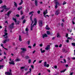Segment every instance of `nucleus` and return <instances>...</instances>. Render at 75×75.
Wrapping results in <instances>:
<instances>
[{
  "mask_svg": "<svg viewBox=\"0 0 75 75\" xmlns=\"http://www.w3.org/2000/svg\"><path fill=\"white\" fill-rule=\"evenodd\" d=\"M4 34L5 35L3 36V37H5L4 38H5V39L3 43H4V44H5V43H6V42H7V41H9L10 40L9 38H8V36H6V35H7V34H8V33H7V32H5L4 33Z\"/></svg>",
  "mask_w": 75,
  "mask_h": 75,
  "instance_id": "nucleus-1",
  "label": "nucleus"
},
{
  "mask_svg": "<svg viewBox=\"0 0 75 75\" xmlns=\"http://www.w3.org/2000/svg\"><path fill=\"white\" fill-rule=\"evenodd\" d=\"M2 8H4V9H3L2 10L0 11V12L1 13H2V12H3L4 11V10H5V11H7V10H8L9 9V8H6L7 6L6 5H4L3 6H2Z\"/></svg>",
  "mask_w": 75,
  "mask_h": 75,
  "instance_id": "nucleus-2",
  "label": "nucleus"
},
{
  "mask_svg": "<svg viewBox=\"0 0 75 75\" xmlns=\"http://www.w3.org/2000/svg\"><path fill=\"white\" fill-rule=\"evenodd\" d=\"M34 21H35V23L33 24V26H31L30 30H33V28L34 27V26L36 25H37V19H36V18H35L34 19Z\"/></svg>",
  "mask_w": 75,
  "mask_h": 75,
  "instance_id": "nucleus-3",
  "label": "nucleus"
},
{
  "mask_svg": "<svg viewBox=\"0 0 75 75\" xmlns=\"http://www.w3.org/2000/svg\"><path fill=\"white\" fill-rule=\"evenodd\" d=\"M33 13H34V11L31 12L29 13V15H31V16L30 17V19L32 21V24H31V25H32V24H33L34 23V22L32 20V16H33Z\"/></svg>",
  "mask_w": 75,
  "mask_h": 75,
  "instance_id": "nucleus-4",
  "label": "nucleus"
},
{
  "mask_svg": "<svg viewBox=\"0 0 75 75\" xmlns=\"http://www.w3.org/2000/svg\"><path fill=\"white\" fill-rule=\"evenodd\" d=\"M13 20L15 21V22L16 23V25H18L19 24V21H17V19L16 18H13Z\"/></svg>",
  "mask_w": 75,
  "mask_h": 75,
  "instance_id": "nucleus-5",
  "label": "nucleus"
},
{
  "mask_svg": "<svg viewBox=\"0 0 75 75\" xmlns=\"http://www.w3.org/2000/svg\"><path fill=\"white\" fill-rule=\"evenodd\" d=\"M10 72H6L5 73V74H6H6H7V75H12V74H11V69H10Z\"/></svg>",
  "mask_w": 75,
  "mask_h": 75,
  "instance_id": "nucleus-6",
  "label": "nucleus"
},
{
  "mask_svg": "<svg viewBox=\"0 0 75 75\" xmlns=\"http://www.w3.org/2000/svg\"><path fill=\"white\" fill-rule=\"evenodd\" d=\"M14 23H11V25L10 26V30H11L12 28H14Z\"/></svg>",
  "mask_w": 75,
  "mask_h": 75,
  "instance_id": "nucleus-7",
  "label": "nucleus"
},
{
  "mask_svg": "<svg viewBox=\"0 0 75 75\" xmlns=\"http://www.w3.org/2000/svg\"><path fill=\"white\" fill-rule=\"evenodd\" d=\"M45 50L47 51L50 50V45H47L45 48Z\"/></svg>",
  "mask_w": 75,
  "mask_h": 75,
  "instance_id": "nucleus-8",
  "label": "nucleus"
},
{
  "mask_svg": "<svg viewBox=\"0 0 75 75\" xmlns=\"http://www.w3.org/2000/svg\"><path fill=\"white\" fill-rule=\"evenodd\" d=\"M39 25L40 27H41L42 25V22L41 20H39Z\"/></svg>",
  "mask_w": 75,
  "mask_h": 75,
  "instance_id": "nucleus-9",
  "label": "nucleus"
},
{
  "mask_svg": "<svg viewBox=\"0 0 75 75\" xmlns=\"http://www.w3.org/2000/svg\"><path fill=\"white\" fill-rule=\"evenodd\" d=\"M11 11H10L9 12H8L6 14H5V16L7 15L8 17H9L10 16V14H11Z\"/></svg>",
  "mask_w": 75,
  "mask_h": 75,
  "instance_id": "nucleus-10",
  "label": "nucleus"
},
{
  "mask_svg": "<svg viewBox=\"0 0 75 75\" xmlns=\"http://www.w3.org/2000/svg\"><path fill=\"white\" fill-rule=\"evenodd\" d=\"M59 14V10H58L56 11L55 14L56 15H58V14Z\"/></svg>",
  "mask_w": 75,
  "mask_h": 75,
  "instance_id": "nucleus-11",
  "label": "nucleus"
},
{
  "mask_svg": "<svg viewBox=\"0 0 75 75\" xmlns=\"http://www.w3.org/2000/svg\"><path fill=\"white\" fill-rule=\"evenodd\" d=\"M21 50H22L23 52H24L25 51H27V49L25 48H21Z\"/></svg>",
  "mask_w": 75,
  "mask_h": 75,
  "instance_id": "nucleus-12",
  "label": "nucleus"
},
{
  "mask_svg": "<svg viewBox=\"0 0 75 75\" xmlns=\"http://www.w3.org/2000/svg\"><path fill=\"white\" fill-rule=\"evenodd\" d=\"M48 13V11H47V10L46 9V11H43V14L44 15H45V14Z\"/></svg>",
  "mask_w": 75,
  "mask_h": 75,
  "instance_id": "nucleus-13",
  "label": "nucleus"
},
{
  "mask_svg": "<svg viewBox=\"0 0 75 75\" xmlns=\"http://www.w3.org/2000/svg\"><path fill=\"white\" fill-rule=\"evenodd\" d=\"M54 1L55 3H56V4L57 5H59L60 4L57 1V0H55Z\"/></svg>",
  "mask_w": 75,
  "mask_h": 75,
  "instance_id": "nucleus-14",
  "label": "nucleus"
},
{
  "mask_svg": "<svg viewBox=\"0 0 75 75\" xmlns=\"http://www.w3.org/2000/svg\"><path fill=\"white\" fill-rule=\"evenodd\" d=\"M48 37V36L46 34H45L42 35V37L43 38H44L45 37Z\"/></svg>",
  "mask_w": 75,
  "mask_h": 75,
  "instance_id": "nucleus-15",
  "label": "nucleus"
},
{
  "mask_svg": "<svg viewBox=\"0 0 75 75\" xmlns=\"http://www.w3.org/2000/svg\"><path fill=\"white\" fill-rule=\"evenodd\" d=\"M9 64H12V65H14V64H15V63H14V62L13 61H11V62H9Z\"/></svg>",
  "mask_w": 75,
  "mask_h": 75,
  "instance_id": "nucleus-16",
  "label": "nucleus"
},
{
  "mask_svg": "<svg viewBox=\"0 0 75 75\" xmlns=\"http://www.w3.org/2000/svg\"><path fill=\"white\" fill-rule=\"evenodd\" d=\"M40 50L42 53H44V52H45V50H42V48H41L40 49Z\"/></svg>",
  "mask_w": 75,
  "mask_h": 75,
  "instance_id": "nucleus-17",
  "label": "nucleus"
},
{
  "mask_svg": "<svg viewBox=\"0 0 75 75\" xmlns=\"http://www.w3.org/2000/svg\"><path fill=\"white\" fill-rule=\"evenodd\" d=\"M19 40L20 41H22V40L21 39V37L20 35L19 36Z\"/></svg>",
  "mask_w": 75,
  "mask_h": 75,
  "instance_id": "nucleus-18",
  "label": "nucleus"
},
{
  "mask_svg": "<svg viewBox=\"0 0 75 75\" xmlns=\"http://www.w3.org/2000/svg\"><path fill=\"white\" fill-rule=\"evenodd\" d=\"M23 3V0H21V2L19 4V5H21Z\"/></svg>",
  "mask_w": 75,
  "mask_h": 75,
  "instance_id": "nucleus-19",
  "label": "nucleus"
},
{
  "mask_svg": "<svg viewBox=\"0 0 75 75\" xmlns=\"http://www.w3.org/2000/svg\"><path fill=\"white\" fill-rule=\"evenodd\" d=\"M57 38H60V37H61V35L59 34V33H58L57 34Z\"/></svg>",
  "mask_w": 75,
  "mask_h": 75,
  "instance_id": "nucleus-20",
  "label": "nucleus"
},
{
  "mask_svg": "<svg viewBox=\"0 0 75 75\" xmlns=\"http://www.w3.org/2000/svg\"><path fill=\"white\" fill-rule=\"evenodd\" d=\"M20 61V59H16L15 60V61H16V62H18V61Z\"/></svg>",
  "mask_w": 75,
  "mask_h": 75,
  "instance_id": "nucleus-21",
  "label": "nucleus"
},
{
  "mask_svg": "<svg viewBox=\"0 0 75 75\" xmlns=\"http://www.w3.org/2000/svg\"><path fill=\"white\" fill-rule=\"evenodd\" d=\"M35 5L36 6H38V2H37V0H35Z\"/></svg>",
  "mask_w": 75,
  "mask_h": 75,
  "instance_id": "nucleus-22",
  "label": "nucleus"
},
{
  "mask_svg": "<svg viewBox=\"0 0 75 75\" xmlns=\"http://www.w3.org/2000/svg\"><path fill=\"white\" fill-rule=\"evenodd\" d=\"M14 5L15 7H17V4H16V2L14 1Z\"/></svg>",
  "mask_w": 75,
  "mask_h": 75,
  "instance_id": "nucleus-23",
  "label": "nucleus"
},
{
  "mask_svg": "<svg viewBox=\"0 0 75 75\" xmlns=\"http://www.w3.org/2000/svg\"><path fill=\"white\" fill-rule=\"evenodd\" d=\"M47 62H45L44 63V67H46V66H47Z\"/></svg>",
  "mask_w": 75,
  "mask_h": 75,
  "instance_id": "nucleus-24",
  "label": "nucleus"
},
{
  "mask_svg": "<svg viewBox=\"0 0 75 75\" xmlns=\"http://www.w3.org/2000/svg\"><path fill=\"white\" fill-rule=\"evenodd\" d=\"M22 8V6H21L18 8V10H20Z\"/></svg>",
  "mask_w": 75,
  "mask_h": 75,
  "instance_id": "nucleus-25",
  "label": "nucleus"
},
{
  "mask_svg": "<svg viewBox=\"0 0 75 75\" xmlns=\"http://www.w3.org/2000/svg\"><path fill=\"white\" fill-rule=\"evenodd\" d=\"M47 35H50V32L49 31H47Z\"/></svg>",
  "mask_w": 75,
  "mask_h": 75,
  "instance_id": "nucleus-26",
  "label": "nucleus"
},
{
  "mask_svg": "<svg viewBox=\"0 0 75 75\" xmlns=\"http://www.w3.org/2000/svg\"><path fill=\"white\" fill-rule=\"evenodd\" d=\"M66 70H67V69H65L64 70H63L60 71V72H61V73H62V72H65V71H66Z\"/></svg>",
  "mask_w": 75,
  "mask_h": 75,
  "instance_id": "nucleus-27",
  "label": "nucleus"
},
{
  "mask_svg": "<svg viewBox=\"0 0 75 75\" xmlns=\"http://www.w3.org/2000/svg\"><path fill=\"white\" fill-rule=\"evenodd\" d=\"M25 58H26V59H28V58H30V57L29 56H27L25 57Z\"/></svg>",
  "mask_w": 75,
  "mask_h": 75,
  "instance_id": "nucleus-28",
  "label": "nucleus"
},
{
  "mask_svg": "<svg viewBox=\"0 0 75 75\" xmlns=\"http://www.w3.org/2000/svg\"><path fill=\"white\" fill-rule=\"evenodd\" d=\"M25 31H26V32H28V31H29V30H28V28H26L25 29Z\"/></svg>",
  "mask_w": 75,
  "mask_h": 75,
  "instance_id": "nucleus-29",
  "label": "nucleus"
},
{
  "mask_svg": "<svg viewBox=\"0 0 75 75\" xmlns=\"http://www.w3.org/2000/svg\"><path fill=\"white\" fill-rule=\"evenodd\" d=\"M56 4L55 5V8L56 9L58 8V6Z\"/></svg>",
  "mask_w": 75,
  "mask_h": 75,
  "instance_id": "nucleus-30",
  "label": "nucleus"
},
{
  "mask_svg": "<svg viewBox=\"0 0 75 75\" xmlns=\"http://www.w3.org/2000/svg\"><path fill=\"white\" fill-rule=\"evenodd\" d=\"M25 68V67H21V69H24Z\"/></svg>",
  "mask_w": 75,
  "mask_h": 75,
  "instance_id": "nucleus-31",
  "label": "nucleus"
},
{
  "mask_svg": "<svg viewBox=\"0 0 75 75\" xmlns=\"http://www.w3.org/2000/svg\"><path fill=\"white\" fill-rule=\"evenodd\" d=\"M71 44H72V45H73V46H74L75 47V43H71Z\"/></svg>",
  "mask_w": 75,
  "mask_h": 75,
  "instance_id": "nucleus-32",
  "label": "nucleus"
},
{
  "mask_svg": "<svg viewBox=\"0 0 75 75\" xmlns=\"http://www.w3.org/2000/svg\"><path fill=\"white\" fill-rule=\"evenodd\" d=\"M42 60H40L39 61V62H38V63L39 64L40 63L41 64V63H42Z\"/></svg>",
  "mask_w": 75,
  "mask_h": 75,
  "instance_id": "nucleus-33",
  "label": "nucleus"
},
{
  "mask_svg": "<svg viewBox=\"0 0 75 75\" xmlns=\"http://www.w3.org/2000/svg\"><path fill=\"white\" fill-rule=\"evenodd\" d=\"M46 30H49L50 29V28H45Z\"/></svg>",
  "mask_w": 75,
  "mask_h": 75,
  "instance_id": "nucleus-34",
  "label": "nucleus"
},
{
  "mask_svg": "<svg viewBox=\"0 0 75 75\" xmlns=\"http://www.w3.org/2000/svg\"><path fill=\"white\" fill-rule=\"evenodd\" d=\"M31 70H32V69H31V68L29 69L30 71H29L28 72H30V73H31Z\"/></svg>",
  "mask_w": 75,
  "mask_h": 75,
  "instance_id": "nucleus-35",
  "label": "nucleus"
},
{
  "mask_svg": "<svg viewBox=\"0 0 75 75\" xmlns=\"http://www.w3.org/2000/svg\"><path fill=\"white\" fill-rule=\"evenodd\" d=\"M66 2L64 1L63 3V5H65V4H66Z\"/></svg>",
  "mask_w": 75,
  "mask_h": 75,
  "instance_id": "nucleus-36",
  "label": "nucleus"
},
{
  "mask_svg": "<svg viewBox=\"0 0 75 75\" xmlns=\"http://www.w3.org/2000/svg\"><path fill=\"white\" fill-rule=\"evenodd\" d=\"M25 23V20H24L23 21V24H24Z\"/></svg>",
  "mask_w": 75,
  "mask_h": 75,
  "instance_id": "nucleus-37",
  "label": "nucleus"
},
{
  "mask_svg": "<svg viewBox=\"0 0 75 75\" xmlns=\"http://www.w3.org/2000/svg\"><path fill=\"white\" fill-rule=\"evenodd\" d=\"M31 59H29L28 60V63H31Z\"/></svg>",
  "mask_w": 75,
  "mask_h": 75,
  "instance_id": "nucleus-38",
  "label": "nucleus"
},
{
  "mask_svg": "<svg viewBox=\"0 0 75 75\" xmlns=\"http://www.w3.org/2000/svg\"><path fill=\"white\" fill-rule=\"evenodd\" d=\"M54 68L55 69H57V66L56 65H55L54 66Z\"/></svg>",
  "mask_w": 75,
  "mask_h": 75,
  "instance_id": "nucleus-39",
  "label": "nucleus"
},
{
  "mask_svg": "<svg viewBox=\"0 0 75 75\" xmlns=\"http://www.w3.org/2000/svg\"><path fill=\"white\" fill-rule=\"evenodd\" d=\"M31 67L33 69H34V65H32L31 66Z\"/></svg>",
  "mask_w": 75,
  "mask_h": 75,
  "instance_id": "nucleus-40",
  "label": "nucleus"
},
{
  "mask_svg": "<svg viewBox=\"0 0 75 75\" xmlns=\"http://www.w3.org/2000/svg\"><path fill=\"white\" fill-rule=\"evenodd\" d=\"M67 39H70L71 40V39H72V38H70L69 37H68V38H67Z\"/></svg>",
  "mask_w": 75,
  "mask_h": 75,
  "instance_id": "nucleus-41",
  "label": "nucleus"
},
{
  "mask_svg": "<svg viewBox=\"0 0 75 75\" xmlns=\"http://www.w3.org/2000/svg\"><path fill=\"white\" fill-rule=\"evenodd\" d=\"M3 3V1L1 0H0V4H1Z\"/></svg>",
  "mask_w": 75,
  "mask_h": 75,
  "instance_id": "nucleus-42",
  "label": "nucleus"
},
{
  "mask_svg": "<svg viewBox=\"0 0 75 75\" xmlns=\"http://www.w3.org/2000/svg\"><path fill=\"white\" fill-rule=\"evenodd\" d=\"M64 63H66L67 61H66V60H65V59H64Z\"/></svg>",
  "mask_w": 75,
  "mask_h": 75,
  "instance_id": "nucleus-43",
  "label": "nucleus"
},
{
  "mask_svg": "<svg viewBox=\"0 0 75 75\" xmlns=\"http://www.w3.org/2000/svg\"><path fill=\"white\" fill-rule=\"evenodd\" d=\"M66 37H68V34L67 33L66 35Z\"/></svg>",
  "mask_w": 75,
  "mask_h": 75,
  "instance_id": "nucleus-44",
  "label": "nucleus"
},
{
  "mask_svg": "<svg viewBox=\"0 0 75 75\" xmlns=\"http://www.w3.org/2000/svg\"><path fill=\"white\" fill-rule=\"evenodd\" d=\"M49 66H50V65H49L48 64H47L46 67H47L48 68V67H49Z\"/></svg>",
  "mask_w": 75,
  "mask_h": 75,
  "instance_id": "nucleus-45",
  "label": "nucleus"
},
{
  "mask_svg": "<svg viewBox=\"0 0 75 75\" xmlns=\"http://www.w3.org/2000/svg\"><path fill=\"white\" fill-rule=\"evenodd\" d=\"M28 48H31V46H29L28 47Z\"/></svg>",
  "mask_w": 75,
  "mask_h": 75,
  "instance_id": "nucleus-46",
  "label": "nucleus"
},
{
  "mask_svg": "<svg viewBox=\"0 0 75 75\" xmlns=\"http://www.w3.org/2000/svg\"><path fill=\"white\" fill-rule=\"evenodd\" d=\"M38 14H40V11H38L37 12Z\"/></svg>",
  "mask_w": 75,
  "mask_h": 75,
  "instance_id": "nucleus-47",
  "label": "nucleus"
},
{
  "mask_svg": "<svg viewBox=\"0 0 75 75\" xmlns=\"http://www.w3.org/2000/svg\"><path fill=\"white\" fill-rule=\"evenodd\" d=\"M27 43L28 45H29L30 44V42L28 41V42H27Z\"/></svg>",
  "mask_w": 75,
  "mask_h": 75,
  "instance_id": "nucleus-48",
  "label": "nucleus"
},
{
  "mask_svg": "<svg viewBox=\"0 0 75 75\" xmlns=\"http://www.w3.org/2000/svg\"><path fill=\"white\" fill-rule=\"evenodd\" d=\"M40 47H42V44H40Z\"/></svg>",
  "mask_w": 75,
  "mask_h": 75,
  "instance_id": "nucleus-49",
  "label": "nucleus"
},
{
  "mask_svg": "<svg viewBox=\"0 0 75 75\" xmlns=\"http://www.w3.org/2000/svg\"><path fill=\"white\" fill-rule=\"evenodd\" d=\"M62 47V44H61L59 45V47Z\"/></svg>",
  "mask_w": 75,
  "mask_h": 75,
  "instance_id": "nucleus-50",
  "label": "nucleus"
},
{
  "mask_svg": "<svg viewBox=\"0 0 75 75\" xmlns=\"http://www.w3.org/2000/svg\"><path fill=\"white\" fill-rule=\"evenodd\" d=\"M4 31H5V32H7V30H6V28L5 29Z\"/></svg>",
  "mask_w": 75,
  "mask_h": 75,
  "instance_id": "nucleus-51",
  "label": "nucleus"
},
{
  "mask_svg": "<svg viewBox=\"0 0 75 75\" xmlns=\"http://www.w3.org/2000/svg\"><path fill=\"white\" fill-rule=\"evenodd\" d=\"M55 47H58V45H55Z\"/></svg>",
  "mask_w": 75,
  "mask_h": 75,
  "instance_id": "nucleus-52",
  "label": "nucleus"
},
{
  "mask_svg": "<svg viewBox=\"0 0 75 75\" xmlns=\"http://www.w3.org/2000/svg\"><path fill=\"white\" fill-rule=\"evenodd\" d=\"M23 18H24V16H23L22 17V20H23Z\"/></svg>",
  "mask_w": 75,
  "mask_h": 75,
  "instance_id": "nucleus-53",
  "label": "nucleus"
},
{
  "mask_svg": "<svg viewBox=\"0 0 75 75\" xmlns=\"http://www.w3.org/2000/svg\"><path fill=\"white\" fill-rule=\"evenodd\" d=\"M16 17H19V15H18V14H17L16 15Z\"/></svg>",
  "mask_w": 75,
  "mask_h": 75,
  "instance_id": "nucleus-54",
  "label": "nucleus"
},
{
  "mask_svg": "<svg viewBox=\"0 0 75 75\" xmlns=\"http://www.w3.org/2000/svg\"><path fill=\"white\" fill-rule=\"evenodd\" d=\"M3 61V59H2L1 60H0V62H2Z\"/></svg>",
  "mask_w": 75,
  "mask_h": 75,
  "instance_id": "nucleus-55",
  "label": "nucleus"
},
{
  "mask_svg": "<svg viewBox=\"0 0 75 75\" xmlns=\"http://www.w3.org/2000/svg\"><path fill=\"white\" fill-rule=\"evenodd\" d=\"M67 42H69V40H66Z\"/></svg>",
  "mask_w": 75,
  "mask_h": 75,
  "instance_id": "nucleus-56",
  "label": "nucleus"
},
{
  "mask_svg": "<svg viewBox=\"0 0 75 75\" xmlns=\"http://www.w3.org/2000/svg\"><path fill=\"white\" fill-rule=\"evenodd\" d=\"M35 52V50H34V51H33V54H34Z\"/></svg>",
  "mask_w": 75,
  "mask_h": 75,
  "instance_id": "nucleus-57",
  "label": "nucleus"
},
{
  "mask_svg": "<svg viewBox=\"0 0 75 75\" xmlns=\"http://www.w3.org/2000/svg\"><path fill=\"white\" fill-rule=\"evenodd\" d=\"M66 67H68V64H66Z\"/></svg>",
  "mask_w": 75,
  "mask_h": 75,
  "instance_id": "nucleus-58",
  "label": "nucleus"
},
{
  "mask_svg": "<svg viewBox=\"0 0 75 75\" xmlns=\"http://www.w3.org/2000/svg\"><path fill=\"white\" fill-rule=\"evenodd\" d=\"M35 45H36V44L35 43L33 45V47H35Z\"/></svg>",
  "mask_w": 75,
  "mask_h": 75,
  "instance_id": "nucleus-59",
  "label": "nucleus"
},
{
  "mask_svg": "<svg viewBox=\"0 0 75 75\" xmlns=\"http://www.w3.org/2000/svg\"><path fill=\"white\" fill-rule=\"evenodd\" d=\"M55 37H53L52 38V40H54V39H55Z\"/></svg>",
  "mask_w": 75,
  "mask_h": 75,
  "instance_id": "nucleus-60",
  "label": "nucleus"
},
{
  "mask_svg": "<svg viewBox=\"0 0 75 75\" xmlns=\"http://www.w3.org/2000/svg\"><path fill=\"white\" fill-rule=\"evenodd\" d=\"M47 71L49 72H50V70H47Z\"/></svg>",
  "mask_w": 75,
  "mask_h": 75,
  "instance_id": "nucleus-61",
  "label": "nucleus"
},
{
  "mask_svg": "<svg viewBox=\"0 0 75 75\" xmlns=\"http://www.w3.org/2000/svg\"><path fill=\"white\" fill-rule=\"evenodd\" d=\"M29 72H28H28H26V73H25V74L26 75H27V74H28Z\"/></svg>",
  "mask_w": 75,
  "mask_h": 75,
  "instance_id": "nucleus-62",
  "label": "nucleus"
},
{
  "mask_svg": "<svg viewBox=\"0 0 75 75\" xmlns=\"http://www.w3.org/2000/svg\"><path fill=\"white\" fill-rule=\"evenodd\" d=\"M62 21H63V22H64V19H62Z\"/></svg>",
  "mask_w": 75,
  "mask_h": 75,
  "instance_id": "nucleus-63",
  "label": "nucleus"
},
{
  "mask_svg": "<svg viewBox=\"0 0 75 75\" xmlns=\"http://www.w3.org/2000/svg\"><path fill=\"white\" fill-rule=\"evenodd\" d=\"M72 59H75V57L72 58Z\"/></svg>",
  "mask_w": 75,
  "mask_h": 75,
  "instance_id": "nucleus-64",
  "label": "nucleus"
}]
</instances>
